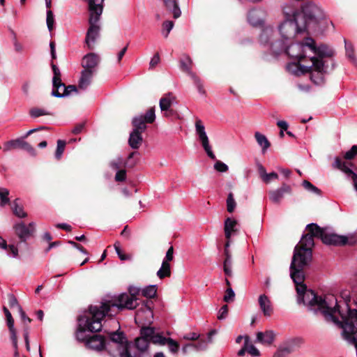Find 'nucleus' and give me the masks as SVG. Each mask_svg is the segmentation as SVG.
Returning <instances> with one entry per match:
<instances>
[{
    "label": "nucleus",
    "instance_id": "nucleus-1",
    "mask_svg": "<svg viewBox=\"0 0 357 357\" xmlns=\"http://www.w3.org/2000/svg\"><path fill=\"white\" fill-rule=\"evenodd\" d=\"M306 230L307 234L302 236L300 242L294 248L290 265V275L296 287L298 302L303 303L310 310L320 312L327 321L334 323V314L340 308L337 299L335 298V306L332 307L326 299L316 294L314 291L307 289L304 284L303 270L310 265L312 259L314 238L321 239L326 245L341 246L354 245L357 241V237L355 234L342 236L329 232L327 228L321 227L316 223L308 224Z\"/></svg>",
    "mask_w": 357,
    "mask_h": 357
},
{
    "label": "nucleus",
    "instance_id": "nucleus-2",
    "mask_svg": "<svg viewBox=\"0 0 357 357\" xmlns=\"http://www.w3.org/2000/svg\"><path fill=\"white\" fill-rule=\"evenodd\" d=\"M324 18L323 10L312 1L303 6V13L296 20H284L279 26V31L285 40L294 38L296 33H315L319 30L320 22Z\"/></svg>",
    "mask_w": 357,
    "mask_h": 357
},
{
    "label": "nucleus",
    "instance_id": "nucleus-3",
    "mask_svg": "<svg viewBox=\"0 0 357 357\" xmlns=\"http://www.w3.org/2000/svg\"><path fill=\"white\" fill-rule=\"evenodd\" d=\"M107 316L101 306L90 305L86 314L79 316L77 319L78 326L75 333L76 339L86 345L87 339L90 335L85 334L86 331L95 333L101 331L102 320Z\"/></svg>",
    "mask_w": 357,
    "mask_h": 357
},
{
    "label": "nucleus",
    "instance_id": "nucleus-4",
    "mask_svg": "<svg viewBox=\"0 0 357 357\" xmlns=\"http://www.w3.org/2000/svg\"><path fill=\"white\" fill-rule=\"evenodd\" d=\"M128 291L129 294L123 293L110 301H106L101 303V308H103L105 312L107 314V317H112L124 309L132 310L137 307L139 289L130 287Z\"/></svg>",
    "mask_w": 357,
    "mask_h": 357
},
{
    "label": "nucleus",
    "instance_id": "nucleus-5",
    "mask_svg": "<svg viewBox=\"0 0 357 357\" xmlns=\"http://www.w3.org/2000/svg\"><path fill=\"white\" fill-rule=\"evenodd\" d=\"M273 33L274 31L271 27L264 28L259 35V42L264 45L269 43L271 50L275 54H279L280 52L285 50L286 53L289 56L298 59L299 61L305 56L303 50H302V52L299 54H294L293 53H290V50L293 47H287V44L283 41H272L271 37L273 36Z\"/></svg>",
    "mask_w": 357,
    "mask_h": 357
},
{
    "label": "nucleus",
    "instance_id": "nucleus-6",
    "mask_svg": "<svg viewBox=\"0 0 357 357\" xmlns=\"http://www.w3.org/2000/svg\"><path fill=\"white\" fill-rule=\"evenodd\" d=\"M305 56L298 61V68L303 73H310L311 80L317 85L321 84L324 82V75L328 73V66L324 62L317 60L316 58H310L312 66H305L300 63V62L305 58Z\"/></svg>",
    "mask_w": 357,
    "mask_h": 357
},
{
    "label": "nucleus",
    "instance_id": "nucleus-7",
    "mask_svg": "<svg viewBox=\"0 0 357 357\" xmlns=\"http://www.w3.org/2000/svg\"><path fill=\"white\" fill-rule=\"evenodd\" d=\"M89 10L90 17L89 19V27L87 30L85 42L88 48L93 50L97 37L99 36L100 26L97 25L102 10Z\"/></svg>",
    "mask_w": 357,
    "mask_h": 357
},
{
    "label": "nucleus",
    "instance_id": "nucleus-8",
    "mask_svg": "<svg viewBox=\"0 0 357 357\" xmlns=\"http://www.w3.org/2000/svg\"><path fill=\"white\" fill-rule=\"evenodd\" d=\"M132 125L133 130L130 134L128 143L132 149H138L143 142L142 134L147 127L140 119H132Z\"/></svg>",
    "mask_w": 357,
    "mask_h": 357
},
{
    "label": "nucleus",
    "instance_id": "nucleus-9",
    "mask_svg": "<svg viewBox=\"0 0 357 357\" xmlns=\"http://www.w3.org/2000/svg\"><path fill=\"white\" fill-rule=\"evenodd\" d=\"M195 128L197 134L199 136L202 145L207 153L208 156L212 160H216V157L211 150V146L209 144V140L205 132V128L202 124L200 119H197L195 121Z\"/></svg>",
    "mask_w": 357,
    "mask_h": 357
},
{
    "label": "nucleus",
    "instance_id": "nucleus-10",
    "mask_svg": "<svg viewBox=\"0 0 357 357\" xmlns=\"http://www.w3.org/2000/svg\"><path fill=\"white\" fill-rule=\"evenodd\" d=\"M153 333L151 326H142L140 329V336L135 340V346L140 352H145L149 346V336Z\"/></svg>",
    "mask_w": 357,
    "mask_h": 357
},
{
    "label": "nucleus",
    "instance_id": "nucleus-11",
    "mask_svg": "<svg viewBox=\"0 0 357 357\" xmlns=\"http://www.w3.org/2000/svg\"><path fill=\"white\" fill-rule=\"evenodd\" d=\"M13 228L21 242H25L29 238L32 236L35 232V227L33 222L29 223V225H26L22 222L16 224Z\"/></svg>",
    "mask_w": 357,
    "mask_h": 357
},
{
    "label": "nucleus",
    "instance_id": "nucleus-12",
    "mask_svg": "<svg viewBox=\"0 0 357 357\" xmlns=\"http://www.w3.org/2000/svg\"><path fill=\"white\" fill-rule=\"evenodd\" d=\"M292 188L291 185L287 183H282V186L276 190L268 192V197L271 202L275 204H280L285 195H291Z\"/></svg>",
    "mask_w": 357,
    "mask_h": 357
},
{
    "label": "nucleus",
    "instance_id": "nucleus-13",
    "mask_svg": "<svg viewBox=\"0 0 357 357\" xmlns=\"http://www.w3.org/2000/svg\"><path fill=\"white\" fill-rule=\"evenodd\" d=\"M21 149L26 151L31 155H35V149L26 142L21 139L10 140L5 143L3 151H8L12 149Z\"/></svg>",
    "mask_w": 357,
    "mask_h": 357
},
{
    "label": "nucleus",
    "instance_id": "nucleus-14",
    "mask_svg": "<svg viewBox=\"0 0 357 357\" xmlns=\"http://www.w3.org/2000/svg\"><path fill=\"white\" fill-rule=\"evenodd\" d=\"M86 346L98 351L102 350L107 351L106 339L104 336L98 334L90 335L87 339Z\"/></svg>",
    "mask_w": 357,
    "mask_h": 357
},
{
    "label": "nucleus",
    "instance_id": "nucleus-15",
    "mask_svg": "<svg viewBox=\"0 0 357 357\" xmlns=\"http://www.w3.org/2000/svg\"><path fill=\"white\" fill-rule=\"evenodd\" d=\"M99 63V57L95 53H89L85 55L82 61V66L84 70L96 72V67Z\"/></svg>",
    "mask_w": 357,
    "mask_h": 357
},
{
    "label": "nucleus",
    "instance_id": "nucleus-16",
    "mask_svg": "<svg viewBox=\"0 0 357 357\" xmlns=\"http://www.w3.org/2000/svg\"><path fill=\"white\" fill-rule=\"evenodd\" d=\"M302 343L301 339H295L289 344L280 347L274 354L273 357H287L289 354L294 352L296 349V346H299Z\"/></svg>",
    "mask_w": 357,
    "mask_h": 357
},
{
    "label": "nucleus",
    "instance_id": "nucleus-17",
    "mask_svg": "<svg viewBox=\"0 0 357 357\" xmlns=\"http://www.w3.org/2000/svg\"><path fill=\"white\" fill-rule=\"evenodd\" d=\"M314 54L317 56H312L311 58H316L317 60H320L326 63L324 59L332 58L335 54V51L328 45L321 44L317 47Z\"/></svg>",
    "mask_w": 357,
    "mask_h": 357
},
{
    "label": "nucleus",
    "instance_id": "nucleus-18",
    "mask_svg": "<svg viewBox=\"0 0 357 357\" xmlns=\"http://www.w3.org/2000/svg\"><path fill=\"white\" fill-rule=\"evenodd\" d=\"M258 301L264 315L266 317L271 316L273 312V308L268 297L265 294L260 295Z\"/></svg>",
    "mask_w": 357,
    "mask_h": 357
},
{
    "label": "nucleus",
    "instance_id": "nucleus-19",
    "mask_svg": "<svg viewBox=\"0 0 357 357\" xmlns=\"http://www.w3.org/2000/svg\"><path fill=\"white\" fill-rule=\"evenodd\" d=\"M63 88V92L59 91L60 88L52 89L51 95L56 98H63L69 96L72 92H77L78 86L76 85L70 84L66 86L64 83L63 85L61 86Z\"/></svg>",
    "mask_w": 357,
    "mask_h": 357
},
{
    "label": "nucleus",
    "instance_id": "nucleus-20",
    "mask_svg": "<svg viewBox=\"0 0 357 357\" xmlns=\"http://www.w3.org/2000/svg\"><path fill=\"white\" fill-rule=\"evenodd\" d=\"M96 72L89 70H83L78 82V88L85 90L91 83L92 78Z\"/></svg>",
    "mask_w": 357,
    "mask_h": 357
},
{
    "label": "nucleus",
    "instance_id": "nucleus-21",
    "mask_svg": "<svg viewBox=\"0 0 357 357\" xmlns=\"http://www.w3.org/2000/svg\"><path fill=\"white\" fill-rule=\"evenodd\" d=\"M275 337V334L273 331H266L265 332H258L257 333V340L259 342L271 345Z\"/></svg>",
    "mask_w": 357,
    "mask_h": 357
},
{
    "label": "nucleus",
    "instance_id": "nucleus-22",
    "mask_svg": "<svg viewBox=\"0 0 357 357\" xmlns=\"http://www.w3.org/2000/svg\"><path fill=\"white\" fill-rule=\"evenodd\" d=\"M166 9L172 13L174 18L177 19L181 16V11L177 0H162Z\"/></svg>",
    "mask_w": 357,
    "mask_h": 357
},
{
    "label": "nucleus",
    "instance_id": "nucleus-23",
    "mask_svg": "<svg viewBox=\"0 0 357 357\" xmlns=\"http://www.w3.org/2000/svg\"><path fill=\"white\" fill-rule=\"evenodd\" d=\"M261 11L257 10H250L248 15L249 22L255 26H261L264 24V20L261 17Z\"/></svg>",
    "mask_w": 357,
    "mask_h": 357
},
{
    "label": "nucleus",
    "instance_id": "nucleus-24",
    "mask_svg": "<svg viewBox=\"0 0 357 357\" xmlns=\"http://www.w3.org/2000/svg\"><path fill=\"white\" fill-rule=\"evenodd\" d=\"M176 101V97L172 93H168L162 96L160 100V107L161 111L168 110L171 109V106Z\"/></svg>",
    "mask_w": 357,
    "mask_h": 357
},
{
    "label": "nucleus",
    "instance_id": "nucleus-25",
    "mask_svg": "<svg viewBox=\"0 0 357 357\" xmlns=\"http://www.w3.org/2000/svg\"><path fill=\"white\" fill-rule=\"evenodd\" d=\"M289 47H293L290 50V52L293 51L294 48L300 49L303 47H308L309 50H310L314 54L318 46L316 45L315 40L313 38L310 37H306L303 40L301 45H290Z\"/></svg>",
    "mask_w": 357,
    "mask_h": 357
},
{
    "label": "nucleus",
    "instance_id": "nucleus-26",
    "mask_svg": "<svg viewBox=\"0 0 357 357\" xmlns=\"http://www.w3.org/2000/svg\"><path fill=\"white\" fill-rule=\"evenodd\" d=\"M283 13L285 16V20H296V17L303 13V6L301 10L295 9L289 6L283 8Z\"/></svg>",
    "mask_w": 357,
    "mask_h": 357
},
{
    "label": "nucleus",
    "instance_id": "nucleus-27",
    "mask_svg": "<svg viewBox=\"0 0 357 357\" xmlns=\"http://www.w3.org/2000/svg\"><path fill=\"white\" fill-rule=\"evenodd\" d=\"M51 67L54 73L52 79L53 89L61 88V86L63 85V82L61 80V73L59 68L53 62L51 63Z\"/></svg>",
    "mask_w": 357,
    "mask_h": 357
},
{
    "label": "nucleus",
    "instance_id": "nucleus-28",
    "mask_svg": "<svg viewBox=\"0 0 357 357\" xmlns=\"http://www.w3.org/2000/svg\"><path fill=\"white\" fill-rule=\"evenodd\" d=\"M133 119H140L144 125L153 123L155 119V107L149 108L145 114L135 116Z\"/></svg>",
    "mask_w": 357,
    "mask_h": 357
},
{
    "label": "nucleus",
    "instance_id": "nucleus-29",
    "mask_svg": "<svg viewBox=\"0 0 357 357\" xmlns=\"http://www.w3.org/2000/svg\"><path fill=\"white\" fill-rule=\"evenodd\" d=\"M192 64V61L190 57L188 55L185 56L183 59L180 60V68L182 71L188 73L190 77L195 75L191 70V66Z\"/></svg>",
    "mask_w": 357,
    "mask_h": 357
},
{
    "label": "nucleus",
    "instance_id": "nucleus-30",
    "mask_svg": "<svg viewBox=\"0 0 357 357\" xmlns=\"http://www.w3.org/2000/svg\"><path fill=\"white\" fill-rule=\"evenodd\" d=\"M171 266L169 263L162 261L160 268L157 272V276L162 280L171 276Z\"/></svg>",
    "mask_w": 357,
    "mask_h": 357
},
{
    "label": "nucleus",
    "instance_id": "nucleus-31",
    "mask_svg": "<svg viewBox=\"0 0 357 357\" xmlns=\"http://www.w3.org/2000/svg\"><path fill=\"white\" fill-rule=\"evenodd\" d=\"M151 328L153 331V333L149 336V343L152 342L155 344L165 345V342L167 341V337H163L159 333H155V328L153 327H151Z\"/></svg>",
    "mask_w": 357,
    "mask_h": 357
},
{
    "label": "nucleus",
    "instance_id": "nucleus-32",
    "mask_svg": "<svg viewBox=\"0 0 357 357\" xmlns=\"http://www.w3.org/2000/svg\"><path fill=\"white\" fill-rule=\"evenodd\" d=\"M255 137L259 144L262 147L263 152L266 151L271 146V143L266 138V137L259 132H256Z\"/></svg>",
    "mask_w": 357,
    "mask_h": 357
},
{
    "label": "nucleus",
    "instance_id": "nucleus-33",
    "mask_svg": "<svg viewBox=\"0 0 357 357\" xmlns=\"http://www.w3.org/2000/svg\"><path fill=\"white\" fill-rule=\"evenodd\" d=\"M19 199L17 198L13 203L12 211L15 215L19 218H26L27 213L24 211L23 207L18 204Z\"/></svg>",
    "mask_w": 357,
    "mask_h": 357
},
{
    "label": "nucleus",
    "instance_id": "nucleus-34",
    "mask_svg": "<svg viewBox=\"0 0 357 357\" xmlns=\"http://www.w3.org/2000/svg\"><path fill=\"white\" fill-rule=\"evenodd\" d=\"M345 43V51H346V56L350 60V61L353 63H356V59L355 57L354 54V46L351 43L347 42V40L344 39Z\"/></svg>",
    "mask_w": 357,
    "mask_h": 357
},
{
    "label": "nucleus",
    "instance_id": "nucleus-35",
    "mask_svg": "<svg viewBox=\"0 0 357 357\" xmlns=\"http://www.w3.org/2000/svg\"><path fill=\"white\" fill-rule=\"evenodd\" d=\"M142 296L147 298H153L157 295V286L149 285L142 290Z\"/></svg>",
    "mask_w": 357,
    "mask_h": 357
},
{
    "label": "nucleus",
    "instance_id": "nucleus-36",
    "mask_svg": "<svg viewBox=\"0 0 357 357\" xmlns=\"http://www.w3.org/2000/svg\"><path fill=\"white\" fill-rule=\"evenodd\" d=\"M334 168L340 169L347 174V170L351 169L348 166H347V162H343L340 157H335L334 164L333 165Z\"/></svg>",
    "mask_w": 357,
    "mask_h": 357
},
{
    "label": "nucleus",
    "instance_id": "nucleus-37",
    "mask_svg": "<svg viewBox=\"0 0 357 357\" xmlns=\"http://www.w3.org/2000/svg\"><path fill=\"white\" fill-rule=\"evenodd\" d=\"M89 4V10H103L104 0H86Z\"/></svg>",
    "mask_w": 357,
    "mask_h": 357
},
{
    "label": "nucleus",
    "instance_id": "nucleus-38",
    "mask_svg": "<svg viewBox=\"0 0 357 357\" xmlns=\"http://www.w3.org/2000/svg\"><path fill=\"white\" fill-rule=\"evenodd\" d=\"M9 190L6 188H0V206H3L10 204L8 198Z\"/></svg>",
    "mask_w": 357,
    "mask_h": 357
},
{
    "label": "nucleus",
    "instance_id": "nucleus-39",
    "mask_svg": "<svg viewBox=\"0 0 357 357\" xmlns=\"http://www.w3.org/2000/svg\"><path fill=\"white\" fill-rule=\"evenodd\" d=\"M114 249L118 255V257L121 261H126V260H130L132 257L130 255H126L123 252V251L121 249L120 247V243L119 241H116L114 244Z\"/></svg>",
    "mask_w": 357,
    "mask_h": 357
},
{
    "label": "nucleus",
    "instance_id": "nucleus-40",
    "mask_svg": "<svg viewBox=\"0 0 357 357\" xmlns=\"http://www.w3.org/2000/svg\"><path fill=\"white\" fill-rule=\"evenodd\" d=\"M165 344H167L169 351L173 354H176L179 349V344L174 340L168 337L165 342Z\"/></svg>",
    "mask_w": 357,
    "mask_h": 357
},
{
    "label": "nucleus",
    "instance_id": "nucleus-41",
    "mask_svg": "<svg viewBox=\"0 0 357 357\" xmlns=\"http://www.w3.org/2000/svg\"><path fill=\"white\" fill-rule=\"evenodd\" d=\"M66 144V143L64 140L59 139L57 141V147L55 152V158L57 160L61 159L62 154L65 150Z\"/></svg>",
    "mask_w": 357,
    "mask_h": 357
},
{
    "label": "nucleus",
    "instance_id": "nucleus-42",
    "mask_svg": "<svg viewBox=\"0 0 357 357\" xmlns=\"http://www.w3.org/2000/svg\"><path fill=\"white\" fill-rule=\"evenodd\" d=\"M236 206L232 192H229L227 199V209L229 213H232Z\"/></svg>",
    "mask_w": 357,
    "mask_h": 357
},
{
    "label": "nucleus",
    "instance_id": "nucleus-43",
    "mask_svg": "<svg viewBox=\"0 0 357 357\" xmlns=\"http://www.w3.org/2000/svg\"><path fill=\"white\" fill-rule=\"evenodd\" d=\"M29 114L31 117H33V118H38V117H39L40 116H43V115H52L51 113L45 111V109L37 108V107H33V108L31 109L29 111Z\"/></svg>",
    "mask_w": 357,
    "mask_h": 357
},
{
    "label": "nucleus",
    "instance_id": "nucleus-44",
    "mask_svg": "<svg viewBox=\"0 0 357 357\" xmlns=\"http://www.w3.org/2000/svg\"><path fill=\"white\" fill-rule=\"evenodd\" d=\"M153 303L151 301L146 300L144 301L142 303V307L140 309H138L136 312V317L135 320L139 317L141 313L142 312V309L143 307H144L150 314H152V307H153Z\"/></svg>",
    "mask_w": 357,
    "mask_h": 357
},
{
    "label": "nucleus",
    "instance_id": "nucleus-45",
    "mask_svg": "<svg viewBox=\"0 0 357 357\" xmlns=\"http://www.w3.org/2000/svg\"><path fill=\"white\" fill-rule=\"evenodd\" d=\"M231 266L232 259H225L223 261V271L225 274L228 277H231L232 275Z\"/></svg>",
    "mask_w": 357,
    "mask_h": 357
},
{
    "label": "nucleus",
    "instance_id": "nucleus-46",
    "mask_svg": "<svg viewBox=\"0 0 357 357\" xmlns=\"http://www.w3.org/2000/svg\"><path fill=\"white\" fill-rule=\"evenodd\" d=\"M196 341L197 342H195V348H196L197 351H203V350L206 349V348L208 347V342L204 337H201V336H200L199 337V339L197 340Z\"/></svg>",
    "mask_w": 357,
    "mask_h": 357
},
{
    "label": "nucleus",
    "instance_id": "nucleus-47",
    "mask_svg": "<svg viewBox=\"0 0 357 357\" xmlns=\"http://www.w3.org/2000/svg\"><path fill=\"white\" fill-rule=\"evenodd\" d=\"M47 26L50 31L54 29V18L53 12L51 10L47 11Z\"/></svg>",
    "mask_w": 357,
    "mask_h": 357
},
{
    "label": "nucleus",
    "instance_id": "nucleus-48",
    "mask_svg": "<svg viewBox=\"0 0 357 357\" xmlns=\"http://www.w3.org/2000/svg\"><path fill=\"white\" fill-rule=\"evenodd\" d=\"M357 155V145H353L350 150L347 151L343 158L345 160H353Z\"/></svg>",
    "mask_w": 357,
    "mask_h": 357
},
{
    "label": "nucleus",
    "instance_id": "nucleus-49",
    "mask_svg": "<svg viewBox=\"0 0 357 357\" xmlns=\"http://www.w3.org/2000/svg\"><path fill=\"white\" fill-rule=\"evenodd\" d=\"M235 298V293L233 291L231 287L227 288L224 297L223 301L226 303H230L234 301Z\"/></svg>",
    "mask_w": 357,
    "mask_h": 357
},
{
    "label": "nucleus",
    "instance_id": "nucleus-50",
    "mask_svg": "<svg viewBox=\"0 0 357 357\" xmlns=\"http://www.w3.org/2000/svg\"><path fill=\"white\" fill-rule=\"evenodd\" d=\"M237 222L230 218H227L225 221L224 229L229 230V231H235V226Z\"/></svg>",
    "mask_w": 357,
    "mask_h": 357
},
{
    "label": "nucleus",
    "instance_id": "nucleus-51",
    "mask_svg": "<svg viewBox=\"0 0 357 357\" xmlns=\"http://www.w3.org/2000/svg\"><path fill=\"white\" fill-rule=\"evenodd\" d=\"M137 153V151H132L128 155L127 160L124 162L125 167L132 168L136 165V162L131 161V159Z\"/></svg>",
    "mask_w": 357,
    "mask_h": 357
},
{
    "label": "nucleus",
    "instance_id": "nucleus-52",
    "mask_svg": "<svg viewBox=\"0 0 357 357\" xmlns=\"http://www.w3.org/2000/svg\"><path fill=\"white\" fill-rule=\"evenodd\" d=\"M214 169L219 172H226L228 170V166L222 161L218 160L214 165Z\"/></svg>",
    "mask_w": 357,
    "mask_h": 357
},
{
    "label": "nucleus",
    "instance_id": "nucleus-53",
    "mask_svg": "<svg viewBox=\"0 0 357 357\" xmlns=\"http://www.w3.org/2000/svg\"><path fill=\"white\" fill-rule=\"evenodd\" d=\"M182 351L184 354H187L192 351H197L195 348V342H192L185 344L182 348Z\"/></svg>",
    "mask_w": 357,
    "mask_h": 357
},
{
    "label": "nucleus",
    "instance_id": "nucleus-54",
    "mask_svg": "<svg viewBox=\"0 0 357 357\" xmlns=\"http://www.w3.org/2000/svg\"><path fill=\"white\" fill-rule=\"evenodd\" d=\"M3 312L6 317L8 328L14 327V319L10 311L6 307H3Z\"/></svg>",
    "mask_w": 357,
    "mask_h": 357
},
{
    "label": "nucleus",
    "instance_id": "nucleus-55",
    "mask_svg": "<svg viewBox=\"0 0 357 357\" xmlns=\"http://www.w3.org/2000/svg\"><path fill=\"white\" fill-rule=\"evenodd\" d=\"M191 78L193 79L195 84L197 85L199 92L200 93L204 94L205 90L204 89L203 84L201 83L200 79L196 75H192Z\"/></svg>",
    "mask_w": 357,
    "mask_h": 357
},
{
    "label": "nucleus",
    "instance_id": "nucleus-56",
    "mask_svg": "<svg viewBox=\"0 0 357 357\" xmlns=\"http://www.w3.org/2000/svg\"><path fill=\"white\" fill-rule=\"evenodd\" d=\"M123 165L124 166V161L121 158H118L117 159L114 160L110 162V166L113 169H119Z\"/></svg>",
    "mask_w": 357,
    "mask_h": 357
},
{
    "label": "nucleus",
    "instance_id": "nucleus-57",
    "mask_svg": "<svg viewBox=\"0 0 357 357\" xmlns=\"http://www.w3.org/2000/svg\"><path fill=\"white\" fill-rule=\"evenodd\" d=\"M228 312H229L228 305H224L223 306L221 307V308L219 311V313L218 315V319L220 320L225 319L227 317Z\"/></svg>",
    "mask_w": 357,
    "mask_h": 357
},
{
    "label": "nucleus",
    "instance_id": "nucleus-58",
    "mask_svg": "<svg viewBox=\"0 0 357 357\" xmlns=\"http://www.w3.org/2000/svg\"><path fill=\"white\" fill-rule=\"evenodd\" d=\"M126 179V171L125 169H119L115 175V180L118 182H123Z\"/></svg>",
    "mask_w": 357,
    "mask_h": 357
},
{
    "label": "nucleus",
    "instance_id": "nucleus-59",
    "mask_svg": "<svg viewBox=\"0 0 357 357\" xmlns=\"http://www.w3.org/2000/svg\"><path fill=\"white\" fill-rule=\"evenodd\" d=\"M248 353L253 357H257L260 355L259 351L253 345L248 343Z\"/></svg>",
    "mask_w": 357,
    "mask_h": 357
},
{
    "label": "nucleus",
    "instance_id": "nucleus-60",
    "mask_svg": "<svg viewBox=\"0 0 357 357\" xmlns=\"http://www.w3.org/2000/svg\"><path fill=\"white\" fill-rule=\"evenodd\" d=\"M174 259V248L170 246L166 252V255L162 261L169 263Z\"/></svg>",
    "mask_w": 357,
    "mask_h": 357
},
{
    "label": "nucleus",
    "instance_id": "nucleus-61",
    "mask_svg": "<svg viewBox=\"0 0 357 357\" xmlns=\"http://www.w3.org/2000/svg\"><path fill=\"white\" fill-rule=\"evenodd\" d=\"M174 26V22L172 21H165L162 24V27L164 29L167 31L166 33L165 34V37L167 38L169 33L171 31Z\"/></svg>",
    "mask_w": 357,
    "mask_h": 357
},
{
    "label": "nucleus",
    "instance_id": "nucleus-62",
    "mask_svg": "<svg viewBox=\"0 0 357 357\" xmlns=\"http://www.w3.org/2000/svg\"><path fill=\"white\" fill-rule=\"evenodd\" d=\"M250 338L248 335L245 336V342L243 347L238 351L237 355L238 356H243L245 352H248V343L249 342Z\"/></svg>",
    "mask_w": 357,
    "mask_h": 357
},
{
    "label": "nucleus",
    "instance_id": "nucleus-63",
    "mask_svg": "<svg viewBox=\"0 0 357 357\" xmlns=\"http://www.w3.org/2000/svg\"><path fill=\"white\" fill-rule=\"evenodd\" d=\"M199 337H200L199 334L193 332V333H190L185 334L183 336V339L186 340H191V341L194 342V341L198 340Z\"/></svg>",
    "mask_w": 357,
    "mask_h": 357
},
{
    "label": "nucleus",
    "instance_id": "nucleus-64",
    "mask_svg": "<svg viewBox=\"0 0 357 357\" xmlns=\"http://www.w3.org/2000/svg\"><path fill=\"white\" fill-rule=\"evenodd\" d=\"M8 303H9V305L10 307H13L14 306H18L20 307L18 304V301L16 298V297L12 294H10L8 295Z\"/></svg>",
    "mask_w": 357,
    "mask_h": 357
}]
</instances>
